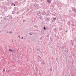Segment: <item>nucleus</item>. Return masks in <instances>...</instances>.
Instances as JSON below:
<instances>
[{
    "label": "nucleus",
    "mask_w": 76,
    "mask_h": 76,
    "mask_svg": "<svg viewBox=\"0 0 76 76\" xmlns=\"http://www.w3.org/2000/svg\"><path fill=\"white\" fill-rule=\"evenodd\" d=\"M34 6H35V9H38V4H34Z\"/></svg>",
    "instance_id": "obj_1"
},
{
    "label": "nucleus",
    "mask_w": 76,
    "mask_h": 76,
    "mask_svg": "<svg viewBox=\"0 0 76 76\" xmlns=\"http://www.w3.org/2000/svg\"><path fill=\"white\" fill-rule=\"evenodd\" d=\"M72 10L73 11H74V12L75 13H76V9L75 8H72Z\"/></svg>",
    "instance_id": "obj_2"
},
{
    "label": "nucleus",
    "mask_w": 76,
    "mask_h": 76,
    "mask_svg": "<svg viewBox=\"0 0 76 76\" xmlns=\"http://www.w3.org/2000/svg\"><path fill=\"white\" fill-rule=\"evenodd\" d=\"M46 13H46V12H45V11H43L42 14L43 15H46Z\"/></svg>",
    "instance_id": "obj_3"
},
{
    "label": "nucleus",
    "mask_w": 76,
    "mask_h": 76,
    "mask_svg": "<svg viewBox=\"0 0 76 76\" xmlns=\"http://www.w3.org/2000/svg\"><path fill=\"white\" fill-rule=\"evenodd\" d=\"M36 51H39V49L37 48L36 49Z\"/></svg>",
    "instance_id": "obj_4"
},
{
    "label": "nucleus",
    "mask_w": 76,
    "mask_h": 76,
    "mask_svg": "<svg viewBox=\"0 0 76 76\" xmlns=\"http://www.w3.org/2000/svg\"><path fill=\"white\" fill-rule=\"evenodd\" d=\"M47 2L48 3H51V0H48Z\"/></svg>",
    "instance_id": "obj_5"
},
{
    "label": "nucleus",
    "mask_w": 76,
    "mask_h": 76,
    "mask_svg": "<svg viewBox=\"0 0 76 76\" xmlns=\"http://www.w3.org/2000/svg\"><path fill=\"white\" fill-rule=\"evenodd\" d=\"M13 33V32H9L8 33L9 34H12Z\"/></svg>",
    "instance_id": "obj_6"
},
{
    "label": "nucleus",
    "mask_w": 76,
    "mask_h": 76,
    "mask_svg": "<svg viewBox=\"0 0 76 76\" xmlns=\"http://www.w3.org/2000/svg\"><path fill=\"white\" fill-rule=\"evenodd\" d=\"M9 51H12V52H13V50L10 49H9Z\"/></svg>",
    "instance_id": "obj_7"
},
{
    "label": "nucleus",
    "mask_w": 76,
    "mask_h": 76,
    "mask_svg": "<svg viewBox=\"0 0 76 76\" xmlns=\"http://www.w3.org/2000/svg\"><path fill=\"white\" fill-rule=\"evenodd\" d=\"M71 41L72 42V45H73V41L71 40Z\"/></svg>",
    "instance_id": "obj_8"
},
{
    "label": "nucleus",
    "mask_w": 76,
    "mask_h": 76,
    "mask_svg": "<svg viewBox=\"0 0 76 76\" xmlns=\"http://www.w3.org/2000/svg\"><path fill=\"white\" fill-rule=\"evenodd\" d=\"M56 19H57V18H53V20H56Z\"/></svg>",
    "instance_id": "obj_9"
},
{
    "label": "nucleus",
    "mask_w": 76,
    "mask_h": 76,
    "mask_svg": "<svg viewBox=\"0 0 76 76\" xmlns=\"http://www.w3.org/2000/svg\"><path fill=\"white\" fill-rule=\"evenodd\" d=\"M44 30H46V28H45V27H44Z\"/></svg>",
    "instance_id": "obj_10"
},
{
    "label": "nucleus",
    "mask_w": 76,
    "mask_h": 76,
    "mask_svg": "<svg viewBox=\"0 0 76 76\" xmlns=\"http://www.w3.org/2000/svg\"><path fill=\"white\" fill-rule=\"evenodd\" d=\"M12 14H14V13H15V12L13 11L12 12Z\"/></svg>",
    "instance_id": "obj_11"
},
{
    "label": "nucleus",
    "mask_w": 76,
    "mask_h": 76,
    "mask_svg": "<svg viewBox=\"0 0 76 76\" xmlns=\"http://www.w3.org/2000/svg\"><path fill=\"white\" fill-rule=\"evenodd\" d=\"M56 28H55V30H54V31H55V32H56Z\"/></svg>",
    "instance_id": "obj_12"
},
{
    "label": "nucleus",
    "mask_w": 76,
    "mask_h": 76,
    "mask_svg": "<svg viewBox=\"0 0 76 76\" xmlns=\"http://www.w3.org/2000/svg\"><path fill=\"white\" fill-rule=\"evenodd\" d=\"M43 64H45V62H43Z\"/></svg>",
    "instance_id": "obj_13"
},
{
    "label": "nucleus",
    "mask_w": 76,
    "mask_h": 76,
    "mask_svg": "<svg viewBox=\"0 0 76 76\" xmlns=\"http://www.w3.org/2000/svg\"><path fill=\"white\" fill-rule=\"evenodd\" d=\"M18 38H20V35L18 36Z\"/></svg>",
    "instance_id": "obj_14"
},
{
    "label": "nucleus",
    "mask_w": 76,
    "mask_h": 76,
    "mask_svg": "<svg viewBox=\"0 0 76 76\" xmlns=\"http://www.w3.org/2000/svg\"><path fill=\"white\" fill-rule=\"evenodd\" d=\"M7 33H9V31H7Z\"/></svg>",
    "instance_id": "obj_15"
},
{
    "label": "nucleus",
    "mask_w": 76,
    "mask_h": 76,
    "mask_svg": "<svg viewBox=\"0 0 76 76\" xmlns=\"http://www.w3.org/2000/svg\"><path fill=\"white\" fill-rule=\"evenodd\" d=\"M30 35H32V34H30Z\"/></svg>",
    "instance_id": "obj_16"
},
{
    "label": "nucleus",
    "mask_w": 76,
    "mask_h": 76,
    "mask_svg": "<svg viewBox=\"0 0 76 76\" xmlns=\"http://www.w3.org/2000/svg\"><path fill=\"white\" fill-rule=\"evenodd\" d=\"M21 39H23V37H22Z\"/></svg>",
    "instance_id": "obj_17"
},
{
    "label": "nucleus",
    "mask_w": 76,
    "mask_h": 76,
    "mask_svg": "<svg viewBox=\"0 0 76 76\" xmlns=\"http://www.w3.org/2000/svg\"><path fill=\"white\" fill-rule=\"evenodd\" d=\"M5 71V69H4V70H3L4 72Z\"/></svg>",
    "instance_id": "obj_18"
},
{
    "label": "nucleus",
    "mask_w": 76,
    "mask_h": 76,
    "mask_svg": "<svg viewBox=\"0 0 76 76\" xmlns=\"http://www.w3.org/2000/svg\"><path fill=\"white\" fill-rule=\"evenodd\" d=\"M12 42H13V40H12Z\"/></svg>",
    "instance_id": "obj_19"
},
{
    "label": "nucleus",
    "mask_w": 76,
    "mask_h": 76,
    "mask_svg": "<svg viewBox=\"0 0 76 76\" xmlns=\"http://www.w3.org/2000/svg\"><path fill=\"white\" fill-rule=\"evenodd\" d=\"M73 56H75V54H73Z\"/></svg>",
    "instance_id": "obj_20"
},
{
    "label": "nucleus",
    "mask_w": 76,
    "mask_h": 76,
    "mask_svg": "<svg viewBox=\"0 0 76 76\" xmlns=\"http://www.w3.org/2000/svg\"><path fill=\"white\" fill-rule=\"evenodd\" d=\"M66 32H67V31H66Z\"/></svg>",
    "instance_id": "obj_21"
},
{
    "label": "nucleus",
    "mask_w": 76,
    "mask_h": 76,
    "mask_svg": "<svg viewBox=\"0 0 76 76\" xmlns=\"http://www.w3.org/2000/svg\"><path fill=\"white\" fill-rule=\"evenodd\" d=\"M14 6H15V4H14Z\"/></svg>",
    "instance_id": "obj_22"
},
{
    "label": "nucleus",
    "mask_w": 76,
    "mask_h": 76,
    "mask_svg": "<svg viewBox=\"0 0 76 76\" xmlns=\"http://www.w3.org/2000/svg\"><path fill=\"white\" fill-rule=\"evenodd\" d=\"M38 57H40V56H39Z\"/></svg>",
    "instance_id": "obj_23"
},
{
    "label": "nucleus",
    "mask_w": 76,
    "mask_h": 76,
    "mask_svg": "<svg viewBox=\"0 0 76 76\" xmlns=\"http://www.w3.org/2000/svg\"><path fill=\"white\" fill-rule=\"evenodd\" d=\"M13 4V3H12L11 4Z\"/></svg>",
    "instance_id": "obj_24"
},
{
    "label": "nucleus",
    "mask_w": 76,
    "mask_h": 76,
    "mask_svg": "<svg viewBox=\"0 0 76 76\" xmlns=\"http://www.w3.org/2000/svg\"><path fill=\"white\" fill-rule=\"evenodd\" d=\"M8 47H10V46H8Z\"/></svg>",
    "instance_id": "obj_25"
},
{
    "label": "nucleus",
    "mask_w": 76,
    "mask_h": 76,
    "mask_svg": "<svg viewBox=\"0 0 76 76\" xmlns=\"http://www.w3.org/2000/svg\"><path fill=\"white\" fill-rule=\"evenodd\" d=\"M40 0V1H41V0Z\"/></svg>",
    "instance_id": "obj_26"
},
{
    "label": "nucleus",
    "mask_w": 76,
    "mask_h": 76,
    "mask_svg": "<svg viewBox=\"0 0 76 76\" xmlns=\"http://www.w3.org/2000/svg\"><path fill=\"white\" fill-rule=\"evenodd\" d=\"M11 18H12V16H11Z\"/></svg>",
    "instance_id": "obj_27"
}]
</instances>
